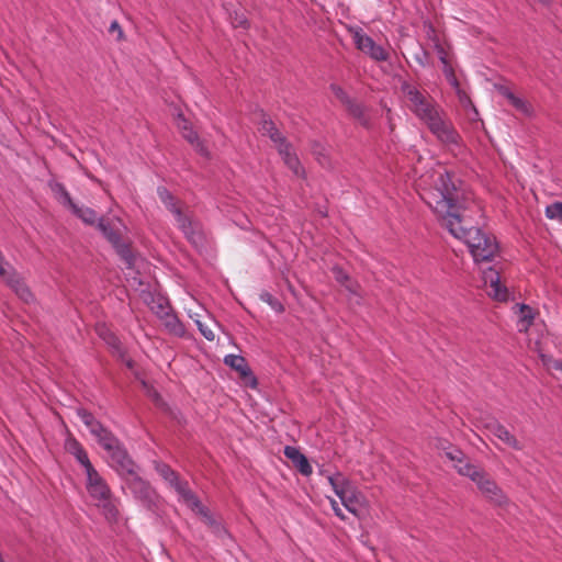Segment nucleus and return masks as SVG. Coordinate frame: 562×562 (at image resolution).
I'll list each match as a JSON object with an SVG mask.
<instances>
[{"label": "nucleus", "mask_w": 562, "mask_h": 562, "mask_svg": "<svg viewBox=\"0 0 562 562\" xmlns=\"http://www.w3.org/2000/svg\"><path fill=\"white\" fill-rule=\"evenodd\" d=\"M416 116L427 125L431 134L448 150L459 154L462 150V138L453 124L446 119L443 111L430 99Z\"/></svg>", "instance_id": "obj_3"}, {"label": "nucleus", "mask_w": 562, "mask_h": 562, "mask_svg": "<svg viewBox=\"0 0 562 562\" xmlns=\"http://www.w3.org/2000/svg\"><path fill=\"white\" fill-rule=\"evenodd\" d=\"M416 116L427 125L431 134L448 150L459 154L462 150V138L453 124L446 119L443 111L430 99Z\"/></svg>", "instance_id": "obj_2"}, {"label": "nucleus", "mask_w": 562, "mask_h": 562, "mask_svg": "<svg viewBox=\"0 0 562 562\" xmlns=\"http://www.w3.org/2000/svg\"><path fill=\"white\" fill-rule=\"evenodd\" d=\"M546 216L562 222V202H554L546 207Z\"/></svg>", "instance_id": "obj_32"}, {"label": "nucleus", "mask_w": 562, "mask_h": 562, "mask_svg": "<svg viewBox=\"0 0 562 562\" xmlns=\"http://www.w3.org/2000/svg\"><path fill=\"white\" fill-rule=\"evenodd\" d=\"M330 88H331V91L334 92V94L338 99H340L344 103H349L350 102L349 97L347 95V93L344 91L342 88H340L338 86H335V85H333Z\"/></svg>", "instance_id": "obj_41"}, {"label": "nucleus", "mask_w": 562, "mask_h": 562, "mask_svg": "<svg viewBox=\"0 0 562 562\" xmlns=\"http://www.w3.org/2000/svg\"><path fill=\"white\" fill-rule=\"evenodd\" d=\"M327 479L335 494L349 513L358 518L368 513V501L345 475L335 473Z\"/></svg>", "instance_id": "obj_5"}, {"label": "nucleus", "mask_w": 562, "mask_h": 562, "mask_svg": "<svg viewBox=\"0 0 562 562\" xmlns=\"http://www.w3.org/2000/svg\"><path fill=\"white\" fill-rule=\"evenodd\" d=\"M540 356H541V358H542V361H543L544 363H547L546 357H544L543 355H540Z\"/></svg>", "instance_id": "obj_48"}, {"label": "nucleus", "mask_w": 562, "mask_h": 562, "mask_svg": "<svg viewBox=\"0 0 562 562\" xmlns=\"http://www.w3.org/2000/svg\"><path fill=\"white\" fill-rule=\"evenodd\" d=\"M76 413H77V416L81 419V422H82L85 425H87V423H89V422H91V420L95 419V418H94V416H93L90 412H88L87 409H85V408H78V409L76 411Z\"/></svg>", "instance_id": "obj_42"}, {"label": "nucleus", "mask_w": 562, "mask_h": 562, "mask_svg": "<svg viewBox=\"0 0 562 562\" xmlns=\"http://www.w3.org/2000/svg\"><path fill=\"white\" fill-rule=\"evenodd\" d=\"M486 429L491 435L499 439L505 445L509 446L515 450H520L521 446L516 439V437L501 423L497 420H492L486 424Z\"/></svg>", "instance_id": "obj_18"}, {"label": "nucleus", "mask_w": 562, "mask_h": 562, "mask_svg": "<svg viewBox=\"0 0 562 562\" xmlns=\"http://www.w3.org/2000/svg\"><path fill=\"white\" fill-rule=\"evenodd\" d=\"M284 456L292 461L303 475L308 476L312 474L313 469L307 458L296 447L286 446L284 448Z\"/></svg>", "instance_id": "obj_22"}, {"label": "nucleus", "mask_w": 562, "mask_h": 562, "mask_svg": "<svg viewBox=\"0 0 562 562\" xmlns=\"http://www.w3.org/2000/svg\"><path fill=\"white\" fill-rule=\"evenodd\" d=\"M428 53L422 47L414 55L415 61L422 67L428 64Z\"/></svg>", "instance_id": "obj_40"}, {"label": "nucleus", "mask_w": 562, "mask_h": 562, "mask_svg": "<svg viewBox=\"0 0 562 562\" xmlns=\"http://www.w3.org/2000/svg\"><path fill=\"white\" fill-rule=\"evenodd\" d=\"M348 104L350 113L360 120L361 124L367 125L368 121L364 119L363 108L360 104L352 103L351 101Z\"/></svg>", "instance_id": "obj_35"}, {"label": "nucleus", "mask_w": 562, "mask_h": 562, "mask_svg": "<svg viewBox=\"0 0 562 562\" xmlns=\"http://www.w3.org/2000/svg\"><path fill=\"white\" fill-rule=\"evenodd\" d=\"M496 90L508 100V102L520 113L526 116H531L533 113L532 106L522 98L516 95L506 86H496Z\"/></svg>", "instance_id": "obj_21"}, {"label": "nucleus", "mask_w": 562, "mask_h": 562, "mask_svg": "<svg viewBox=\"0 0 562 562\" xmlns=\"http://www.w3.org/2000/svg\"><path fill=\"white\" fill-rule=\"evenodd\" d=\"M69 210L72 212V214H75L77 217H79L83 223L89 224V225H93L95 223L98 224L97 213L92 209L86 207V206H79L74 202V204H71Z\"/></svg>", "instance_id": "obj_27"}, {"label": "nucleus", "mask_w": 562, "mask_h": 562, "mask_svg": "<svg viewBox=\"0 0 562 562\" xmlns=\"http://www.w3.org/2000/svg\"><path fill=\"white\" fill-rule=\"evenodd\" d=\"M445 456L451 460L453 463V467L457 469V465H463L464 463H469L465 458H464V454L461 450L457 449V448H450L449 450H447L445 452Z\"/></svg>", "instance_id": "obj_31"}, {"label": "nucleus", "mask_w": 562, "mask_h": 562, "mask_svg": "<svg viewBox=\"0 0 562 562\" xmlns=\"http://www.w3.org/2000/svg\"><path fill=\"white\" fill-rule=\"evenodd\" d=\"M341 286L349 293V299L355 300L357 304L361 303L362 294L360 291V285L357 281L349 279V282H346Z\"/></svg>", "instance_id": "obj_29"}, {"label": "nucleus", "mask_w": 562, "mask_h": 562, "mask_svg": "<svg viewBox=\"0 0 562 562\" xmlns=\"http://www.w3.org/2000/svg\"><path fill=\"white\" fill-rule=\"evenodd\" d=\"M259 132L262 135L268 136L274 143L284 164L293 171V173L302 176L304 171L296 154L276 127L274 123L271 120L263 119L260 123Z\"/></svg>", "instance_id": "obj_8"}, {"label": "nucleus", "mask_w": 562, "mask_h": 562, "mask_svg": "<svg viewBox=\"0 0 562 562\" xmlns=\"http://www.w3.org/2000/svg\"><path fill=\"white\" fill-rule=\"evenodd\" d=\"M457 471L464 476L471 479L480 490V492L492 503L503 506L507 503V497L498 487L496 482L492 480L484 471L471 463L457 465Z\"/></svg>", "instance_id": "obj_7"}, {"label": "nucleus", "mask_w": 562, "mask_h": 562, "mask_svg": "<svg viewBox=\"0 0 562 562\" xmlns=\"http://www.w3.org/2000/svg\"><path fill=\"white\" fill-rule=\"evenodd\" d=\"M348 32L350 33L357 49L368 55L375 61L387 60V52L381 45L376 44L371 36L366 34L360 26H348Z\"/></svg>", "instance_id": "obj_11"}, {"label": "nucleus", "mask_w": 562, "mask_h": 562, "mask_svg": "<svg viewBox=\"0 0 562 562\" xmlns=\"http://www.w3.org/2000/svg\"><path fill=\"white\" fill-rule=\"evenodd\" d=\"M233 25L235 27H244V29H247L249 26V22L248 20L246 19V16L244 14H237L236 13V18L235 20L233 21Z\"/></svg>", "instance_id": "obj_45"}, {"label": "nucleus", "mask_w": 562, "mask_h": 562, "mask_svg": "<svg viewBox=\"0 0 562 562\" xmlns=\"http://www.w3.org/2000/svg\"><path fill=\"white\" fill-rule=\"evenodd\" d=\"M52 192L54 193L55 198L58 200L60 204L69 209L71 204H74L72 199L70 198V194L66 190L65 186L57 181H50L48 183Z\"/></svg>", "instance_id": "obj_26"}, {"label": "nucleus", "mask_w": 562, "mask_h": 562, "mask_svg": "<svg viewBox=\"0 0 562 562\" xmlns=\"http://www.w3.org/2000/svg\"><path fill=\"white\" fill-rule=\"evenodd\" d=\"M158 474L178 493L181 501L193 512L200 515L204 521L213 528L217 536L227 535L226 529L215 520L209 509L201 504L199 498L191 492L188 483L181 481L179 475L167 464L157 463L155 467Z\"/></svg>", "instance_id": "obj_4"}, {"label": "nucleus", "mask_w": 562, "mask_h": 562, "mask_svg": "<svg viewBox=\"0 0 562 562\" xmlns=\"http://www.w3.org/2000/svg\"><path fill=\"white\" fill-rule=\"evenodd\" d=\"M108 463L123 480L138 471V467L122 445L108 453Z\"/></svg>", "instance_id": "obj_15"}, {"label": "nucleus", "mask_w": 562, "mask_h": 562, "mask_svg": "<svg viewBox=\"0 0 562 562\" xmlns=\"http://www.w3.org/2000/svg\"><path fill=\"white\" fill-rule=\"evenodd\" d=\"M109 33L111 35H115L116 41H122L124 38V32L116 20L111 22Z\"/></svg>", "instance_id": "obj_39"}, {"label": "nucleus", "mask_w": 562, "mask_h": 562, "mask_svg": "<svg viewBox=\"0 0 562 562\" xmlns=\"http://www.w3.org/2000/svg\"><path fill=\"white\" fill-rule=\"evenodd\" d=\"M0 278L16 293V295L24 302L29 303L33 300V294L26 286L21 277L16 273L13 267L4 260L0 251Z\"/></svg>", "instance_id": "obj_12"}, {"label": "nucleus", "mask_w": 562, "mask_h": 562, "mask_svg": "<svg viewBox=\"0 0 562 562\" xmlns=\"http://www.w3.org/2000/svg\"><path fill=\"white\" fill-rule=\"evenodd\" d=\"M431 178L428 187H423L426 183L424 177L420 180L423 201L454 238L465 243L475 263L492 261L498 252L496 238L480 228L465 229L462 226L461 211L464 206L458 181L442 168L435 170Z\"/></svg>", "instance_id": "obj_1"}, {"label": "nucleus", "mask_w": 562, "mask_h": 562, "mask_svg": "<svg viewBox=\"0 0 562 562\" xmlns=\"http://www.w3.org/2000/svg\"><path fill=\"white\" fill-rule=\"evenodd\" d=\"M95 439L108 453H110L111 451H113L114 449L119 448L122 445L119 441V439L114 437V435L104 427L98 432Z\"/></svg>", "instance_id": "obj_24"}, {"label": "nucleus", "mask_w": 562, "mask_h": 562, "mask_svg": "<svg viewBox=\"0 0 562 562\" xmlns=\"http://www.w3.org/2000/svg\"><path fill=\"white\" fill-rule=\"evenodd\" d=\"M454 91L458 95L460 103L463 105V108L475 110L469 94L464 90H462L460 86L458 88H456Z\"/></svg>", "instance_id": "obj_36"}, {"label": "nucleus", "mask_w": 562, "mask_h": 562, "mask_svg": "<svg viewBox=\"0 0 562 562\" xmlns=\"http://www.w3.org/2000/svg\"><path fill=\"white\" fill-rule=\"evenodd\" d=\"M150 308L157 315L158 318L161 317V312L169 313L171 311L170 305L164 297H159L158 301L150 306Z\"/></svg>", "instance_id": "obj_34"}, {"label": "nucleus", "mask_w": 562, "mask_h": 562, "mask_svg": "<svg viewBox=\"0 0 562 562\" xmlns=\"http://www.w3.org/2000/svg\"><path fill=\"white\" fill-rule=\"evenodd\" d=\"M85 473L87 476L86 488L90 497L95 502L97 506L102 509L106 519H116L119 510L112 499V493L105 480L94 467L87 470Z\"/></svg>", "instance_id": "obj_6"}, {"label": "nucleus", "mask_w": 562, "mask_h": 562, "mask_svg": "<svg viewBox=\"0 0 562 562\" xmlns=\"http://www.w3.org/2000/svg\"><path fill=\"white\" fill-rule=\"evenodd\" d=\"M436 52L438 54V58H439L440 63L442 64V68L450 66L445 48L440 45H436Z\"/></svg>", "instance_id": "obj_44"}, {"label": "nucleus", "mask_w": 562, "mask_h": 562, "mask_svg": "<svg viewBox=\"0 0 562 562\" xmlns=\"http://www.w3.org/2000/svg\"><path fill=\"white\" fill-rule=\"evenodd\" d=\"M224 363L237 372L243 376L251 375L250 368L248 367L244 357L238 355H227L224 358Z\"/></svg>", "instance_id": "obj_25"}, {"label": "nucleus", "mask_w": 562, "mask_h": 562, "mask_svg": "<svg viewBox=\"0 0 562 562\" xmlns=\"http://www.w3.org/2000/svg\"><path fill=\"white\" fill-rule=\"evenodd\" d=\"M190 317L194 319V323L198 326L202 336L205 339H207L209 341H213L215 338L213 330L207 325H205L203 322H201L199 318H194L193 315L190 314Z\"/></svg>", "instance_id": "obj_33"}, {"label": "nucleus", "mask_w": 562, "mask_h": 562, "mask_svg": "<svg viewBox=\"0 0 562 562\" xmlns=\"http://www.w3.org/2000/svg\"><path fill=\"white\" fill-rule=\"evenodd\" d=\"M177 126L180 130L182 136L191 144L193 145L196 150H199L203 156H207L209 153L206 148L203 146V144L200 142L198 134L193 131L192 126L189 124V122L182 116V114H179L177 117Z\"/></svg>", "instance_id": "obj_20"}, {"label": "nucleus", "mask_w": 562, "mask_h": 562, "mask_svg": "<svg viewBox=\"0 0 562 562\" xmlns=\"http://www.w3.org/2000/svg\"><path fill=\"white\" fill-rule=\"evenodd\" d=\"M483 285L490 297L498 302H506L509 299V291L501 281L499 272L493 267L482 272Z\"/></svg>", "instance_id": "obj_14"}, {"label": "nucleus", "mask_w": 562, "mask_h": 562, "mask_svg": "<svg viewBox=\"0 0 562 562\" xmlns=\"http://www.w3.org/2000/svg\"><path fill=\"white\" fill-rule=\"evenodd\" d=\"M98 228L103 234V236L113 245L116 249V252L121 256V258L125 261L127 268H133L135 266V257L132 254L131 249L126 244L121 240L120 234L115 232L112 225L100 218L98 221Z\"/></svg>", "instance_id": "obj_13"}, {"label": "nucleus", "mask_w": 562, "mask_h": 562, "mask_svg": "<svg viewBox=\"0 0 562 562\" xmlns=\"http://www.w3.org/2000/svg\"><path fill=\"white\" fill-rule=\"evenodd\" d=\"M442 71L445 74V77L447 79V81L450 83V86L456 89L460 86L456 75H454V70L453 68L450 66H447V67H443L442 68Z\"/></svg>", "instance_id": "obj_38"}, {"label": "nucleus", "mask_w": 562, "mask_h": 562, "mask_svg": "<svg viewBox=\"0 0 562 562\" xmlns=\"http://www.w3.org/2000/svg\"><path fill=\"white\" fill-rule=\"evenodd\" d=\"M329 501H330L331 509L334 510L335 515L337 517H339L340 519H345V515H344L341 508L339 507L337 501L334 498H329Z\"/></svg>", "instance_id": "obj_46"}, {"label": "nucleus", "mask_w": 562, "mask_h": 562, "mask_svg": "<svg viewBox=\"0 0 562 562\" xmlns=\"http://www.w3.org/2000/svg\"><path fill=\"white\" fill-rule=\"evenodd\" d=\"M260 300L263 301L265 303H267L274 312H277V313L284 312L283 304L279 300L273 297V295L270 294L269 292H262L260 294Z\"/></svg>", "instance_id": "obj_30"}, {"label": "nucleus", "mask_w": 562, "mask_h": 562, "mask_svg": "<svg viewBox=\"0 0 562 562\" xmlns=\"http://www.w3.org/2000/svg\"><path fill=\"white\" fill-rule=\"evenodd\" d=\"M99 336L112 348L120 349V340L104 325L97 328Z\"/></svg>", "instance_id": "obj_28"}, {"label": "nucleus", "mask_w": 562, "mask_h": 562, "mask_svg": "<svg viewBox=\"0 0 562 562\" xmlns=\"http://www.w3.org/2000/svg\"><path fill=\"white\" fill-rule=\"evenodd\" d=\"M161 317L159 318L162 322V325L165 326L166 330H168L170 334L182 337L186 334V327L181 323V321L177 317L176 314H173L171 311L169 313L161 312Z\"/></svg>", "instance_id": "obj_23"}, {"label": "nucleus", "mask_w": 562, "mask_h": 562, "mask_svg": "<svg viewBox=\"0 0 562 562\" xmlns=\"http://www.w3.org/2000/svg\"><path fill=\"white\" fill-rule=\"evenodd\" d=\"M65 450L75 457L77 462L83 468L85 472L93 468L87 451L82 445L72 436H68L65 440Z\"/></svg>", "instance_id": "obj_19"}, {"label": "nucleus", "mask_w": 562, "mask_h": 562, "mask_svg": "<svg viewBox=\"0 0 562 562\" xmlns=\"http://www.w3.org/2000/svg\"><path fill=\"white\" fill-rule=\"evenodd\" d=\"M158 196L164 205L172 213L177 222L178 227L183 232L186 237L193 244L200 240V234L195 232L193 223L182 214L178 207L177 202L172 194L166 188L157 189Z\"/></svg>", "instance_id": "obj_10"}, {"label": "nucleus", "mask_w": 562, "mask_h": 562, "mask_svg": "<svg viewBox=\"0 0 562 562\" xmlns=\"http://www.w3.org/2000/svg\"><path fill=\"white\" fill-rule=\"evenodd\" d=\"M333 273H334V278L335 280L340 284H345L346 282H349V279H351L349 277V274L340 267L338 266H335L333 268Z\"/></svg>", "instance_id": "obj_37"}, {"label": "nucleus", "mask_w": 562, "mask_h": 562, "mask_svg": "<svg viewBox=\"0 0 562 562\" xmlns=\"http://www.w3.org/2000/svg\"><path fill=\"white\" fill-rule=\"evenodd\" d=\"M404 95L409 101L408 108L416 115L419 112V109H423L426 103L430 100L427 98L422 91H419L415 86L403 82L401 87Z\"/></svg>", "instance_id": "obj_17"}, {"label": "nucleus", "mask_w": 562, "mask_h": 562, "mask_svg": "<svg viewBox=\"0 0 562 562\" xmlns=\"http://www.w3.org/2000/svg\"><path fill=\"white\" fill-rule=\"evenodd\" d=\"M124 485L144 508L153 513L158 509L159 495L147 481L138 475V471L124 479Z\"/></svg>", "instance_id": "obj_9"}, {"label": "nucleus", "mask_w": 562, "mask_h": 562, "mask_svg": "<svg viewBox=\"0 0 562 562\" xmlns=\"http://www.w3.org/2000/svg\"><path fill=\"white\" fill-rule=\"evenodd\" d=\"M513 311L517 316L516 327L519 333L527 334L529 328L533 325L537 312L530 305L525 303H517L514 305Z\"/></svg>", "instance_id": "obj_16"}, {"label": "nucleus", "mask_w": 562, "mask_h": 562, "mask_svg": "<svg viewBox=\"0 0 562 562\" xmlns=\"http://www.w3.org/2000/svg\"><path fill=\"white\" fill-rule=\"evenodd\" d=\"M553 368H554L555 370H560V371H562V361H561V362L557 361V362L554 363Z\"/></svg>", "instance_id": "obj_47"}, {"label": "nucleus", "mask_w": 562, "mask_h": 562, "mask_svg": "<svg viewBox=\"0 0 562 562\" xmlns=\"http://www.w3.org/2000/svg\"><path fill=\"white\" fill-rule=\"evenodd\" d=\"M86 427L89 429V431L91 432L92 436H97L98 432L103 428V426L101 425V423L97 419H93L89 423H87Z\"/></svg>", "instance_id": "obj_43"}]
</instances>
